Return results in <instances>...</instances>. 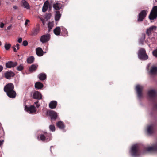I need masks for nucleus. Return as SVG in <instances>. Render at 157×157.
<instances>
[{
  "label": "nucleus",
  "instance_id": "25",
  "mask_svg": "<svg viewBox=\"0 0 157 157\" xmlns=\"http://www.w3.org/2000/svg\"><path fill=\"white\" fill-rule=\"evenodd\" d=\"M61 4L59 3H56L53 5V7L56 10H59L61 8Z\"/></svg>",
  "mask_w": 157,
  "mask_h": 157
},
{
  "label": "nucleus",
  "instance_id": "20",
  "mask_svg": "<svg viewBox=\"0 0 157 157\" xmlns=\"http://www.w3.org/2000/svg\"><path fill=\"white\" fill-rule=\"evenodd\" d=\"M49 5V2L46 1L44 3L42 9V11L43 12H45L47 10Z\"/></svg>",
  "mask_w": 157,
  "mask_h": 157
},
{
  "label": "nucleus",
  "instance_id": "37",
  "mask_svg": "<svg viewBox=\"0 0 157 157\" xmlns=\"http://www.w3.org/2000/svg\"><path fill=\"white\" fill-rule=\"evenodd\" d=\"M152 54L154 56L157 57V49L153 51Z\"/></svg>",
  "mask_w": 157,
  "mask_h": 157
},
{
  "label": "nucleus",
  "instance_id": "7",
  "mask_svg": "<svg viewBox=\"0 0 157 157\" xmlns=\"http://www.w3.org/2000/svg\"><path fill=\"white\" fill-rule=\"evenodd\" d=\"M147 13L145 10H142L139 14L138 16V21L141 22L146 17Z\"/></svg>",
  "mask_w": 157,
  "mask_h": 157
},
{
  "label": "nucleus",
  "instance_id": "40",
  "mask_svg": "<svg viewBox=\"0 0 157 157\" xmlns=\"http://www.w3.org/2000/svg\"><path fill=\"white\" fill-rule=\"evenodd\" d=\"M145 38V34L144 33H143L142 35L141 39L142 40H144Z\"/></svg>",
  "mask_w": 157,
  "mask_h": 157
},
{
  "label": "nucleus",
  "instance_id": "1",
  "mask_svg": "<svg viewBox=\"0 0 157 157\" xmlns=\"http://www.w3.org/2000/svg\"><path fill=\"white\" fill-rule=\"evenodd\" d=\"M14 86L13 84L8 83L4 88V91L6 93L7 95L11 98H14L16 96V92L13 90Z\"/></svg>",
  "mask_w": 157,
  "mask_h": 157
},
{
  "label": "nucleus",
  "instance_id": "52",
  "mask_svg": "<svg viewBox=\"0 0 157 157\" xmlns=\"http://www.w3.org/2000/svg\"><path fill=\"white\" fill-rule=\"evenodd\" d=\"M1 41H0V46L1 45Z\"/></svg>",
  "mask_w": 157,
  "mask_h": 157
},
{
  "label": "nucleus",
  "instance_id": "22",
  "mask_svg": "<svg viewBox=\"0 0 157 157\" xmlns=\"http://www.w3.org/2000/svg\"><path fill=\"white\" fill-rule=\"evenodd\" d=\"M54 33L56 35L58 36L60 34L61 29L60 27H56L53 30Z\"/></svg>",
  "mask_w": 157,
  "mask_h": 157
},
{
  "label": "nucleus",
  "instance_id": "12",
  "mask_svg": "<svg viewBox=\"0 0 157 157\" xmlns=\"http://www.w3.org/2000/svg\"><path fill=\"white\" fill-rule=\"evenodd\" d=\"M17 65V63L12 61H8L6 64V66L7 68H11L16 66Z\"/></svg>",
  "mask_w": 157,
  "mask_h": 157
},
{
  "label": "nucleus",
  "instance_id": "53",
  "mask_svg": "<svg viewBox=\"0 0 157 157\" xmlns=\"http://www.w3.org/2000/svg\"><path fill=\"white\" fill-rule=\"evenodd\" d=\"M1 58L0 57V59Z\"/></svg>",
  "mask_w": 157,
  "mask_h": 157
},
{
  "label": "nucleus",
  "instance_id": "49",
  "mask_svg": "<svg viewBox=\"0 0 157 157\" xmlns=\"http://www.w3.org/2000/svg\"><path fill=\"white\" fill-rule=\"evenodd\" d=\"M11 27V26H8L7 28V30H9L10 29Z\"/></svg>",
  "mask_w": 157,
  "mask_h": 157
},
{
  "label": "nucleus",
  "instance_id": "2",
  "mask_svg": "<svg viewBox=\"0 0 157 157\" xmlns=\"http://www.w3.org/2000/svg\"><path fill=\"white\" fill-rule=\"evenodd\" d=\"M150 100L153 104L154 109H157V92L155 90H151L148 93Z\"/></svg>",
  "mask_w": 157,
  "mask_h": 157
},
{
  "label": "nucleus",
  "instance_id": "50",
  "mask_svg": "<svg viewBox=\"0 0 157 157\" xmlns=\"http://www.w3.org/2000/svg\"><path fill=\"white\" fill-rule=\"evenodd\" d=\"M48 6H49V9H51V8H52V6H51V5H49Z\"/></svg>",
  "mask_w": 157,
  "mask_h": 157
},
{
  "label": "nucleus",
  "instance_id": "5",
  "mask_svg": "<svg viewBox=\"0 0 157 157\" xmlns=\"http://www.w3.org/2000/svg\"><path fill=\"white\" fill-rule=\"evenodd\" d=\"M157 17V6H155L152 8L149 18L151 20H154Z\"/></svg>",
  "mask_w": 157,
  "mask_h": 157
},
{
  "label": "nucleus",
  "instance_id": "27",
  "mask_svg": "<svg viewBox=\"0 0 157 157\" xmlns=\"http://www.w3.org/2000/svg\"><path fill=\"white\" fill-rule=\"evenodd\" d=\"M43 84L40 82H36L35 85V88L38 89H41L43 87Z\"/></svg>",
  "mask_w": 157,
  "mask_h": 157
},
{
  "label": "nucleus",
  "instance_id": "43",
  "mask_svg": "<svg viewBox=\"0 0 157 157\" xmlns=\"http://www.w3.org/2000/svg\"><path fill=\"white\" fill-rule=\"evenodd\" d=\"M22 38H19L17 40V41L19 43H21L22 42Z\"/></svg>",
  "mask_w": 157,
  "mask_h": 157
},
{
  "label": "nucleus",
  "instance_id": "19",
  "mask_svg": "<svg viewBox=\"0 0 157 157\" xmlns=\"http://www.w3.org/2000/svg\"><path fill=\"white\" fill-rule=\"evenodd\" d=\"M57 105V102L55 101H51L49 104V106L51 109H53L56 108Z\"/></svg>",
  "mask_w": 157,
  "mask_h": 157
},
{
  "label": "nucleus",
  "instance_id": "17",
  "mask_svg": "<svg viewBox=\"0 0 157 157\" xmlns=\"http://www.w3.org/2000/svg\"><path fill=\"white\" fill-rule=\"evenodd\" d=\"M39 138L42 141L47 142L49 141V139H48L49 138L46 137L45 135L44 134H40L38 135L37 138L39 139Z\"/></svg>",
  "mask_w": 157,
  "mask_h": 157
},
{
  "label": "nucleus",
  "instance_id": "26",
  "mask_svg": "<svg viewBox=\"0 0 157 157\" xmlns=\"http://www.w3.org/2000/svg\"><path fill=\"white\" fill-rule=\"evenodd\" d=\"M38 78L41 80H44L46 78V75L45 74L41 73L38 75Z\"/></svg>",
  "mask_w": 157,
  "mask_h": 157
},
{
  "label": "nucleus",
  "instance_id": "8",
  "mask_svg": "<svg viewBox=\"0 0 157 157\" xmlns=\"http://www.w3.org/2000/svg\"><path fill=\"white\" fill-rule=\"evenodd\" d=\"M40 31V27L39 25H36V26L32 29L30 35L31 36H35L37 35Z\"/></svg>",
  "mask_w": 157,
  "mask_h": 157
},
{
  "label": "nucleus",
  "instance_id": "3",
  "mask_svg": "<svg viewBox=\"0 0 157 157\" xmlns=\"http://www.w3.org/2000/svg\"><path fill=\"white\" fill-rule=\"evenodd\" d=\"M138 56L139 59L143 60H146L148 58L145 50L143 48H141L139 50Z\"/></svg>",
  "mask_w": 157,
  "mask_h": 157
},
{
  "label": "nucleus",
  "instance_id": "16",
  "mask_svg": "<svg viewBox=\"0 0 157 157\" xmlns=\"http://www.w3.org/2000/svg\"><path fill=\"white\" fill-rule=\"evenodd\" d=\"M14 75V73L11 71H7L5 74V77L8 79H10L11 77H13Z\"/></svg>",
  "mask_w": 157,
  "mask_h": 157
},
{
  "label": "nucleus",
  "instance_id": "14",
  "mask_svg": "<svg viewBox=\"0 0 157 157\" xmlns=\"http://www.w3.org/2000/svg\"><path fill=\"white\" fill-rule=\"evenodd\" d=\"M49 115L50 117L51 120H55L57 118V113L51 110L49 112Z\"/></svg>",
  "mask_w": 157,
  "mask_h": 157
},
{
  "label": "nucleus",
  "instance_id": "35",
  "mask_svg": "<svg viewBox=\"0 0 157 157\" xmlns=\"http://www.w3.org/2000/svg\"><path fill=\"white\" fill-rule=\"evenodd\" d=\"M24 69V67L23 66L20 64V65H19V66H18L17 67V70L18 71H21V70H23Z\"/></svg>",
  "mask_w": 157,
  "mask_h": 157
},
{
  "label": "nucleus",
  "instance_id": "21",
  "mask_svg": "<svg viewBox=\"0 0 157 157\" xmlns=\"http://www.w3.org/2000/svg\"><path fill=\"white\" fill-rule=\"evenodd\" d=\"M36 54L39 56H41L43 55V51L40 47H38L36 49Z\"/></svg>",
  "mask_w": 157,
  "mask_h": 157
},
{
  "label": "nucleus",
  "instance_id": "45",
  "mask_svg": "<svg viewBox=\"0 0 157 157\" xmlns=\"http://www.w3.org/2000/svg\"><path fill=\"white\" fill-rule=\"evenodd\" d=\"M13 49L14 52H17V50L15 47H13Z\"/></svg>",
  "mask_w": 157,
  "mask_h": 157
},
{
  "label": "nucleus",
  "instance_id": "44",
  "mask_svg": "<svg viewBox=\"0 0 157 157\" xmlns=\"http://www.w3.org/2000/svg\"><path fill=\"white\" fill-rule=\"evenodd\" d=\"M16 46L17 47V50H18L20 48L19 47V44L18 43H17L16 44Z\"/></svg>",
  "mask_w": 157,
  "mask_h": 157
},
{
  "label": "nucleus",
  "instance_id": "38",
  "mask_svg": "<svg viewBox=\"0 0 157 157\" xmlns=\"http://www.w3.org/2000/svg\"><path fill=\"white\" fill-rule=\"evenodd\" d=\"M28 45V42L26 40H24L23 42L22 45L24 46H26Z\"/></svg>",
  "mask_w": 157,
  "mask_h": 157
},
{
  "label": "nucleus",
  "instance_id": "23",
  "mask_svg": "<svg viewBox=\"0 0 157 157\" xmlns=\"http://www.w3.org/2000/svg\"><path fill=\"white\" fill-rule=\"evenodd\" d=\"M56 124L57 127L61 129H63L65 128L63 123L61 121L57 122Z\"/></svg>",
  "mask_w": 157,
  "mask_h": 157
},
{
  "label": "nucleus",
  "instance_id": "18",
  "mask_svg": "<svg viewBox=\"0 0 157 157\" xmlns=\"http://www.w3.org/2000/svg\"><path fill=\"white\" fill-rule=\"evenodd\" d=\"M38 66V65L34 64L32 65L29 68V71L31 73L35 71L37 69Z\"/></svg>",
  "mask_w": 157,
  "mask_h": 157
},
{
  "label": "nucleus",
  "instance_id": "51",
  "mask_svg": "<svg viewBox=\"0 0 157 157\" xmlns=\"http://www.w3.org/2000/svg\"><path fill=\"white\" fill-rule=\"evenodd\" d=\"M50 16H51V14H48V15H47V16H48V17H49H49H50Z\"/></svg>",
  "mask_w": 157,
  "mask_h": 157
},
{
  "label": "nucleus",
  "instance_id": "46",
  "mask_svg": "<svg viewBox=\"0 0 157 157\" xmlns=\"http://www.w3.org/2000/svg\"><path fill=\"white\" fill-rule=\"evenodd\" d=\"M3 69V67L2 66L0 65V72L2 71Z\"/></svg>",
  "mask_w": 157,
  "mask_h": 157
},
{
  "label": "nucleus",
  "instance_id": "29",
  "mask_svg": "<svg viewBox=\"0 0 157 157\" xmlns=\"http://www.w3.org/2000/svg\"><path fill=\"white\" fill-rule=\"evenodd\" d=\"M34 60V58L33 56L29 57L27 59V62L28 63L31 64L33 63Z\"/></svg>",
  "mask_w": 157,
  "mask_h": 157
},
{
  "label": "nucleus",
  "instance_id": "32",
  "mask_svg": "<svg viewBox=\"0 0 157 157\" xmlns=\"http://www.w3.org/2000/svg\"><path fill=\"white\" fill-rule=\"evenodd\" d=\"M11 46V44L10 43H6L5 44V48L6 50H9Z\"/></svg>",
  "mask_w": 157,
  "mask_h": 157
},
{
  "label": "nucleus",
  "instance_id": "34",
  "mask_svg": "<svg viewBox=\"0 0 157 157\" xmlns=\"http://www.w3.org/2000/svg\"><path fill=\"white\" fill-rule=\"evenodd\" d=\"M45 135V136L46 137H48L49 138L48 139H49V141L51 139V135L50 133H44Z\"/></svg>",
  "mask_w": 157,
  "mask_h": 157
},
{
  "label": "nucleus",
  "instance_id": "31",
  "mask_svg": "<svg viewBox=\"0 0 157 157\" xmlns=\"http://www.w3.org/2000/svg\"><path fill=\"white\" fill-rule=\"evenodd\" d=\"M62 33L64 34V36H68V32L66 29L64 27H62Z\"/></svg>",
  "mask_w": 157,
  "mask_h": 157
},
{
  "label": "nucleus",
  "instance_id": "47",
  "mask_svg": "<svg viewBox=\"0 0 157 157\" xmlns=\"http://www.w3.org/2000/svg\"><path fill=\"white\" fill-rule=\"evenodd\" d=\"M13 8H14V9H17V6H13Z\"/></svg>",
  "mask_w": 157,
  "mask_h": 157
},
{
  "label": "nucleus",
  "instance_id": "28",
  "mask_svg": "<svg viewBox=\"0 0 157 157\" xmlns=\"http://www.w3.org/2000/svg\"><path fill=\"white\" fill-rule=\"evenodd\" d=\"M61 14L59 11H57L55 15V19L56 21H58L60 19Z\"/></svg>",
  "mask_w": 157,
  "mask_h": 157
},
{
  "label": "nucleus",
  "instance_id": "36",
  "mask_svg": "<svg viewBox=\"0 0 157 157\" xmlns=\"http://www.w3.org/2000/svg\"><path fill=\"white\" fill-rule=\"evenodd\" d=\"M4 135V132L2 129L0 128V138L3 137Z\"/></svg>",
  "mask_w": 157,
  "mask_h": 157
},
{
  "label": "nucleus",
  "instance_id": "15",
  "mask_svg": "<svg viewBox=\"0 0 157 157\" xmlns=\"http://www.w3.org/2000/svg\"><path fill=\"white\" fill-rule=\"evenodd\" d=\"M155 129V126L153 125H149L147 127V131L148 134H151L154 132Z\"/></svg>",
  "mask_w": 157,
  "mask_h": 157
},
{
  "label": "nucleus",
  "instance_id": "48",
  "mask_svg": "<svg viewBox=\"0 0 157 157\" xmlns=\"http://www.w3.org/2000/svg\"><path fill=\"white\" fill-rule=\"evenodd\" d=\"M3 140L1 141L0 140V146L3 144Z\"/></svg>",
  "mask_w": 157,
  "mask_h": 157
},
{
  "label": "nucleus",
  "instance_id": "33",
  "mask_svg": "<svg viewBox=\"0 0 157 157\" xmlns=\"http://www.w3.org/2000/svg\"><path fill=\"white\" fill-rule=\"evenodd\" d=\"M49 128L50 130L52 132H54L55 130V127L54 125H50L49 126Z\"/></svg>",
  "mask_w": 157,
  "mask_h": 157
},
{
  "label": "nucleus",
  "instance_id": "30",
  "mask_svg": "<svg viewBox=\"0 0 157 157\" xmlns=\"http://www.w3.org/2000/svg\"><path fill=\"white\" fill-rule=\"evenodd\" d=\"M22 6L26 8L27 9H29L30 8V6L29 5L28 3L25 1L23 0L22 2Z\"/></svg>",
  "mask_w": 157,
  "mask_h": 157
},
{
  "label": "nucleus",
  "instance_id": "42",
  "mask_svg": "<svg viewBox=\"0 0 157 157\" xmlns=\"http://www.w3.org/2000/svg\"><path fill=\"white\" fill-rule=\"evenodd\" d=\"M4 26V24L2 22H0V27L1 28H3Z\"/></svg>",
  "mask_w": 157,
  "mask_h": 157
},
{
  "label": "nucleus",
  "instance_id": "41",
  "mask_svg": "<svg viewBox=\"0 0 157 157\" xmlns=\"http://www.w3.org/2000/svg\"><path fill=\"white\" fill-rule=\"evenodd\" d=\"M30 22V21L28 19H26V21L25 22V25L26 26L28 24V23H29Z\"/></svg>",
  "mask_w": 157,
  "mask_h": 157
},
{
  "label": "nucleus",
  "instance_id": "39",
  "mask_svg": "<svg viewBox=\"0 0 157 157\" xmlns=\"http://www.w3.org/2000/svg\"><path fill=\"white\" fill-rule=\"evenodd\" d=\"M35 104L36 105V106L37 108H38L40 105V104L39 103L38 101H37L35 102Z\"/></svg>",
  "mask_w": 157,
  "mask_h": 157
},
{
  "label": "nucleus",
  "instance_id": "10",
  "mask_svg": "<svg viewBox=\"0 0 157 157\" xmlns=\"http://www.w3.org/2000/svg\"><path fill=\"white\" fill-rule=\"evenodd\" d=\"M50 35L49 34H46L41 36L40 38V41L42 43H45L48 41L50 39Z\"/></svg>",
  "mask_w": 157,
  "mask_h": 157
},
{
  "label": "nucleus",
  "instance_id": "24",
  "mask_svg": "<svg viewBox=\"0 0 157 157\" xmlns=\"http://www.w3.org/2000/svg\"><path fill=\"white\" fill-rule=\"evenodd\" d=\"M150 73L151 75H154L157 73V67H152L150 71Z\"/></svg>",
  "mask_w": 157,
  "mask_h": 157
},
{
  "label": "nucleus",
  "instance_id": "11",
  "mask_svg": "<svg viewBox=\"0 0 157 157\" xmlns=\"http://www.w3.org/2000/svg\"><path fill=\"white\" fill-rule=\"evenodd\" d=\"M157 27L155 26H152L147 29L146 32V34L148 36H151L154 31L156 30Z\"/></svg>",
  "mask_w": 157,
  "mask_h": 157
},
{
  "label": "nucleus",
  "instance_id": "13",
  "mask_svg": "<svg viewBox=\"0 0 157 157\" xmlns=\"http://www.w3.org/2000/svg\"><path fill=\"white\" fill-rule=\"evenodd\" d=\"M33 97L34 99L40 100L42 98V96L39 92L36 91L33 93Z\"/></svg>",
  "mask_w": 157,
  "mask_h": 157
},
{
  "label": "nucleus",
  "instance_id": "4",
  "mask_svg": "<svg viewBox=\"0 0 157 157\" xmlns=\"http://www.w3.org/2000/svg\"><path fill=\"white\" fill-rule=\"evenodd\" d=\"M140 149L138 147L135 145L132 147L131 150V153L132 156L136 157L139 155Z\"/></svg>",
  "mask_w": 157,
  "mask_h": 157
},
{
  "label": "nucleus",
  "instance_id": "9",
  "mask_svg": "<svg viewBox=\"0 0 157 157\" xmlns=\"http://www.w3.org/2000/svg\"><path fill=\"white\" fill-rule=\"evenodd\" d=\"M143 87L142 86L138 85L136 86V90L137 94L138 97L140 98L143 96V94L142 93V90Z\"/></svg>",
  "mask_w": 157,
  "mask_h": 157
},
{
  "label": "nucleus",
  "instance_id": "6",
  "mask_svg": "<svg viewBox=\"0 0 157 157\" xmlns=\"http://www.w3.org/2000/svg\"><path fill=\"white\" fill-rule=\"evenodd\" d=\"M25 109L26 111L31 114L35 113L36 111V108L33 105H31L29 107L25 105Z\"/></svg>",
  "mask_w": 157,
  "mask_h": 157
}]
</instances>
